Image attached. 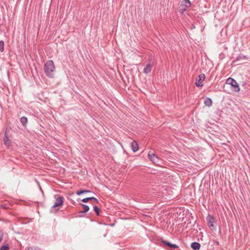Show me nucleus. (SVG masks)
Masks as SVG:
<instances>
[{"label": "nucleus", "mask_w": 250, "mask_h": 250, "mask_svg": "<svg viewBox=\"0 0 250 250\" xmlns=\"http://www.w3.org/2000/svg\"><path fill=\"white\" fill-rule=\"evenodd\" d=\"M44 70L45 75L49 78H53V72L55 70V66L52 60L47 61L44 64Z\"/></svg>", "instance_id": "1"}, {"label": "nucleus", "mask_w": 250, "mask_h": 250, "mask_svg": "<svg viewBox=\"0 0 250 250\" xmlns=\"http://www.w3.org/2000/svg\"><path fill=\"white\" fill-rule=\"evenodd\" d=\"M191 4L189 0H183L182 1L178 8L180 13H184L188 8L190 7Z\"/></svg>", "instance_id": "2"}, {"label": "nucleus", "mask_w": 250, "mask_h": 250, "mask_svg": "<svg viewBox=\"0 0 250 250\" xmlns=\"http://www.w3.org/2000/svg\"><path fill=\"white\" fill-rule=\"evenodd\" d=\"M226 83L230 84L232 87V90L234 92H239L240 91V87L236 81L231 78H229L226 81Z\"/></svg>", "instance_id": "3"}, {"label": "nucleus", "mask_w": 250, "mask_h": 250, "mask_svg": "<svg viewBox=\"0 0 250 250\" xmlns=\"http://www.w3.org/2000/svg\"><path fill=\"white\" fill-rule=\"evenodd\" d=\"M207 224L208 226V227L211 229L213 230L215 229V226H214V223H215V220L214 217L209 214H208L207 217Z\"/></svg>", "instance_id": "4"}, {"label": "nucleus", "mask_w": 250, "mask_h": 250, "mask_svg": "<svg viewBox=\"0 0 250 250\" xmlns=\"http://www.w3.org/2000/svg\"><path fill=\"white\" fill-rule=\"evenodd\" d=\"M206 78V76L204 74H201L199 75L196 79V82L195 84L197 87H202L203 84V82L205 80Z\"/></svg>", "instance_id": "5"}, {"label": "nucleus", "mask_w": 250, "mask_h": 250, "mask_svg": "<svg viewBox=\"0 0 250 250\" xmlns=\"http://www.w3.org/2000/svg\"><path fill=\"white\" fill-rule=\"evenodd\" d=\"M63 199L64 198L62 196H58V197L56 199L55 204L53 206L52 208H55L62 205L63 203Z\"/></svg>", "instance_id": "6"}, {"label": "nucleus", "mask_w": 250, "mask_h": 250, "mask_svg": "<svg viewBox=\"0 0 250 250\" xmlns=\"http://www.w3.org/2000/svg\"><path fill=\"white\" fill-rule=\"evenodd\" d=\"M3 141L4 145L7 148H9L10 146H11V141L10 139H9V138L7 134L6 131H5V132L4 133V136L3 138Z\"/></svg>", "instance_id": "7"}, {"label": "nucleus", "mask_w": 250, "mask_h": 250, "mask_svg": "<svg viewBox=\"0 0 250 250\" xmlns=\"http://www.w3.org/2000/svg\"><path fill=\"white\" fill-rule=\"evenodd\" d=\"M148 156L150 160H151L153 163L158 162L159 160L158 157L155 154L151 153L150 152L148 153Z\"/></svg>", "instance_id": "8"}, {"label": "nucleus", "mask_w": 250, "mask_h": 250, "mask_svg": "<svg viewBox=\"0 0 250 250\" xmlns=\"http://www.w3.org/2000/svg\"><path fill=\"white\" fill-rule=\"evenodd\" d=\"M162 243L172 249H178L179 248L178 245H177L176 244H172L170 242H167L165 240H163L162 241Z\"/></svg>", "instance_id": "9"}, {"label": "nucleus", "mask_w": 250, "mask_h": 250, "mask_svg": "<svg viewBox=\"0 0 250 250\" xmlns=\"http://www.w3.org/2000/svg\"><path fill=\"white\" fill-rule=\"evenodd\" d=\"M131 148L132 150L135 152H136L138 149H139V145L136 141H133L131 144Z\"/></svg>", "instance_id": "10"}, {"label": "nucleus", "mask_w": 250, "mask_h": 250, "mask_svg": "<svg viewBox=\"0 0 250 250\" xmlns=\"http://www.w3.org/2000/svg\"><path fill=\"white\" fill-rule=\"evenodd\" d=\"M190 246L193 250H199L200 248L201 245L199 243L194 242L191 244Z\"/></svg>", "instance_id": "11"}, {"label": "nucleus", "mask_w": 250, "mask_h": 250, "mask_svg": "<svg viewBox=\"0 0 250 250\" xmlns=\"http://www.w3.org/2000/svg\"><path fill=\"white\" fill-rule=\"evenodd\" d=\"M151 68H152L151 65L150 63L147 64L146 65V67L144 69V70H143L144 73H145L146 74H148L149 72H150L151 71Z\"/></svg>", "instance_id": "12"}, {"label": "nucleus", "mask_w": 250, "mask_h": 250, "mask_svg": "<svg viewBox=\"0 0 250 250\" xmlns=\"http://www.w3.org/2000/svg\"><path fill=\"white\" fill-rule=\"evenodd\" d=\"M204 104L206 106H207L208 107H210L212 104V101L210 98H206L204 101Z\"/></svg>", "instance_id": "13"}, {"label": "nucleus", "mask_w": 250, "mask_h": 250, "mask_svg": "<svg viewBox=\"0 0 250 250\" xmlns=\"http://www.w3.org/2000/svg\"><path fill=\"white\" fill-rule=\"evenodd\" d=\"M91 192V191L90 190L84 189H81L76 191V194L78 195H81L82 194L85 193Z\"/></svg>", "instance_id": "14"}, {"label": "nucleus", "mask_w": 250, "mask_h": 250, "mask_svg": "<svg viewBox=\"0 0 250 250\" xmlns=\"http://www.w3.org/2000/svg\"><path fill=\"white\" fill-rule=\"evenodd\" d=\"M27 118L25 116L21 117L20 119V122L23 126H26L27 123Z\"/></svg>", "instance_id": "15"}, {"label": "nucleus", "mask_w": 250, "mask_h": 250, "mask_svg": "<svg viewBox=\"0 0 250 250\" xmlns=\"http://www.w3.org/2000/svg\"><path fill=\"white\" fill-rule=\"evenodd\" d=\"M82 207L83 210V211H80V213H86L89 209V207L85 204H82Z\"/></svg>", "instance_id": "16"}, {"label": "nucleus", "mask_w": 250, "mask_h": 250, "mask_svg": "<svg viewBox=\"0 0 250 250\" xmlns=\"http://www.w3.org/2000/svg\"><path fill=\"white\" fill-rule=\"evenodd\" d=\"M246 59V57L245 56H244V55H242V54H240L237 57V58L235 59V60L233 61V62H234L239 61L240 60H242V59L244 60V59Z\"/></svg>", "instance_id": "17"}, {"label": "nucleus", "mask_w": 250, "mask_h": 250, "mask_svg": "<svg viewBox=\"0 0 250 250\" xmlns=\"http://www.w3.org/2000/svg\"><path fill=\"white\" fill-rule=\"evenodd\" d=\"M4 42L3 41H0V52H3L4 51Z\"/></svg>", "instance_id": "18"}, {"label": "nucleus", "mask_w": 250, "mask_h": 250, "mask_svg": "<svg viewBox=\"0 0 250 250\" xmlns=\"http://www.w3.org/2000/svg\"><path fill=\"white\" fill-rule=\"evenodd\" d=\"M0 250H9V247L8 244L3 245L0 248Z\"/></svg>", "instance_id": "19"}, {"label": "nucleus", "mask_w": 250, "mask_h": 250, "mask_svg": "<svg viewBox=\"0 0 250 250\" xmlns=\"http://www.w3.org/2000/svg\"><path fill=\"white\" fill-rule=\"evenodd\" d=\"M94 210L96 213L97 215H100V208L97 206H94Z\"/></svg>", "instance_id": "20"}, {"label": "nucleus", "mask_w": 250, "mask_h": 250, "mask_svg": "<svg viewBox=\"0 0 250 250\" xmlns=\"http://www.w3.org/2000/svg\"><path fill=\"white\" fill-rule=\"evenodd\" d=\"M92 199H94L93 197H87L82 199V201L83 203H87L88 201L92 200Z\"/></svg>", "instance_id": "21"}, {"label": "nucleus", "mask_w": 250, "mask_h": 250, "mask_svg": "<svg viewBox=\"0 0 250 250\" xmlns=\"http://www.w3.org/2000/svg\"><path fill=\"white\" fill-rule=\"evenodd\" d=\"M3 238V233L1 230H0V242L1 241Z\"/></svg>", "instance_id": "22"}, {"label": "nucleus", "mask_w": 250, "mask_h": 250, "mask_svg": "<svg viewBox=\"0 0 250 250\" xmlns=\"http://www.w3.org/2000/svg\"><path fill=\"white\" fill-rule=\"evenodd\" d=\"M93 197V198H94V199H92V200L94 201H95L97 203L99 204V200H98L97 198H96L95 197Z\"/></svg>", "instance_id": "23"}, {"label": "nucleus", "mask_w": 250, "mask_h": 250, "mask_svg": "<svg viewBox=\"0 0 250 250\" xmlns=\"http://www.w3.org/2000/svg\"><path fill=\"white\" fill-rule=\"evenodd\" d=\"M28 250H40L39 249L37 248V249H33V248H30Z\"/></svg>", "instance_id": "24"}]
</instances>
